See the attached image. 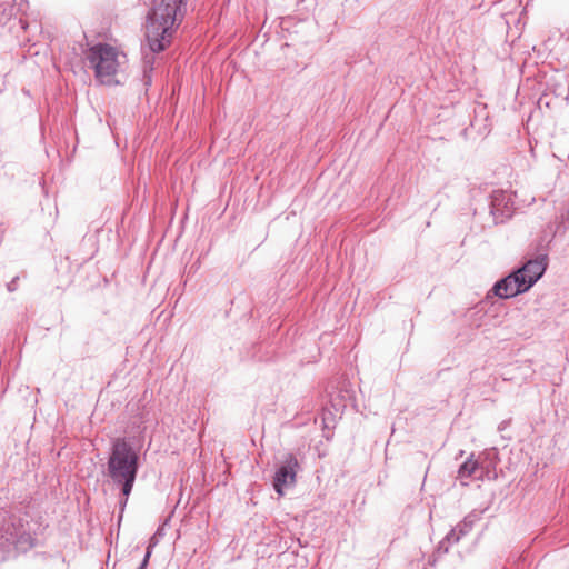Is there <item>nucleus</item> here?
Wrapping results in <instances>:
<instances>
[{"mask_svg": "<svg viewBox=\"0 0 569 569\" xmlns=\"http://www.w3.org/2000/svg\"><path fill=\"white\" fill-rule=\"evenodd\" d=\"M187 0H152L146 17V39L152 53L164 51L182 23Z\"/></svg>", "mask_w": 569, "mask_h": 569, "instance_id": "nucleus-1", "label": "nucleus"}, {"mask_svg": "<svg viewBox=\"0 0 569 569\" xmlns=\"http://www.w3.org/2000/svg\"><path fill=\"white\" fill-rule=\"evenodd\" d=\"M140 467V452L126 437L111 442L107 462L108 476L113 483H134Z\"/></svg>", "mask_w": 569, "mask_h": 569, "instance_id": "nucleus-2", "label": "nucleus"}, {"mask_svg": "<svg viewBox=\"0 0 569 569\" xmlns=\"http://www.w3.org/2000/svg\"><path fill=\"white\" fill-rule=\"evenodd\" d=\"M87 60L94 69L96 78L101 83H110L111 78L117 73V51L109 44L98 43L90 48Z\"/></svg>", "mask_w": 569, "mask_h": 569, "instance_id": "nucleus-3", "label": "nucleus"}, {"mask_svg": "<svg viewBox=\"0 0 569 569\" xmlns=\"http://www.w3.org/2000/svg\"><path fill=\"white\" fill-rule=\"evenodd\" d=\"M301 469L296 455L286 453L276 469L272 486L279 496L284 495V489L293 487L297 482V473Z\"/></svg>", "mask_w": 569, "mask_h": 569, "instance_id": "nucleus-4", "label": "nucleus"}, {"mask_svg": "<svg viewBox=\"0 0 569 569\" xmlns=\"http://www.w3.org/2000/svg\"><path fill=\"white\" fill-rule=\"evenodd\" d=\"M546 269L547 254H540L535 259L528 260L521 268L515 271L519 277L523 278V287L529 290L543 276Z\"/></svg>", "mask_w": 569, "mask_h": 569, "instance_id": "nucleus-5", "label": "nucleus"}, {"mask_svg": "<svg viewBox=\"0 0 569 569\" xmlns=\"http://www.w3.org/2000/svg\"><path fill=\"white\" fill-rule=\"evenodd\" d=\"M490 213L496 223H501L512 216L511 197L503 190H495L489 201Z\"/></svg>", "mask_w": 569, "mask_h": 569, "instance_id": "nucleus-6", "label": "nucleus"}, {"mask_svg": "<svg viewBox=\"0 0 569 569\" xmlns=\"http://www.w3.org/2000/svg\"><path fill=\"white\" fill-rule=\"evenodd\" d=\"M523 286V278L512 271L507 277L498 280L492 287V291L497 297L506 299L528 291Z\"/></svg>", "mask_w": 569, "mask_h": 569, "instance_id": "nucleus-7", "label": "nucleus"}, {"mask_svg": "<svg viewBox=\"0 0 569 569\" xmlns=\"http://www.w3.org/2000/svg\"><path fill=\"white\" fill-rule=\"evenodd\" d=\"M477 520V515L470 513L463 518L455 528L447 533V540L450 543H458L459 540L468 535Z\"/></svg>", "mask_w": 569, "mask_h": 569, "instance_id": "nucleus-8", "label": "nucleus"}, {"mask_svg": "<svg viewBox=\"0 0 569 569\" xmlns=\"http://www.w3.org/2000/svg\"><path fill=\"white\" fill-rule=\"evenodd\" d=\"M473 453L459 467L458 469V478L460 480L468 479L472 476L476 478H482V472L477 475V471L483 469V462L479 460H473Z\"/></svg>", "mask_w": 569, "mask_h": 569, "instance_id": "nucleus-9", "label": "nucleus"}, {"mask_svg": "<svg viewBox=\"0 0 569 569\" xmlns=\"http://www.w3.org/2000/svg\"><path fill=\"white\" fill-rule=\"evenodd\" d=\"M114 485L120 487L119 510H121V513H123L126 506L128 503L129 496L132 492L134 483H114Z\"/></svg>", "mask_w": 569, "mask_h": 569, "instance_id": "nucleus-10", "label": "nucleus"}, {"mask_svg": "<svg viewBox=\"0 0 569 569\" xmlns=\"http://www.w3.org/2000/svg\"><path fill=\"white\" fill-rule=\"evenodd\" d=\"M153 60H154L153 56H151L150 58H148V56H146V58H144L142 82L147 88L150 87L151 82H152L151 72L153 70V66H152Z\"/></svg>", "mask_w": 569, "mask_h": 569, "instance_id": "nucleus-11", "label": "nucleus"}, {"mask_svg": "<svg viewBox=\"0 0 569 569\" xmlns=\"http://www.w3.org/2000/svg\"><path fill=\"white\" fill-rule=\"evenodd\" d=\"M163 528L159 527L154 535L149 539V545L147 547L146 552L152 553V549L159 543L160 539L163 537Z\"/></svg>", "mask_w": 569, "mask_h": 569, "instance_id": "nucleus-12", "label": "nucleus"}, {"mask_svg": "<svg viewBox=\"0 0 569 569\" xmlns=\"http://www.w3.org/2000/svg\"><path fill=\"white\" fill-rule=\"evenodd\" d=\"M29 8L28 0H13L11 10H14L16 13L24 14Z\"/></svg>", "mask_w": 569, "mask_h": 569, "instance_id": "nucleus-13", "label": "nucleus"}, {"mask_svg": "<svg viewBox=\"0 0 569 569\" xmlns=\"http://www.w3.org/2000/svg\"><path fill=\"white\" fill-rule=\"evenodd\" d=\"M452 543H450L448 540H447V536L439 542V546H438V552H443V553H447L448 550H449V547L451 546Z\"/></svg>", "mask_w": 569, "mask_h": 569, "instance_id": "nucleus-14", "label": "nucleus"}, {"mask_svg": "<svg viewBox=\"0 0 569 569\" xmlns=\"http://www.w3.org/2000/svg\"><path fill=\"white\" fill-rule=\"evenodd\" d=\"M18 280L19 278L18 277H14L8 284H7V289L8 291L10 292H13L17 290L18 288Z\"/></svg>", "mask_w": 569, "mask_h": 569, "instance_id": "nucleus-15", "label": "nucleus"}, {"mask_svg": "<svg viewBox=\"0 0 569 569\" xmlns=\"http://www.w3.org/2000/svg\"><path fill=\"white\" fill-rule=\"evenodd\" d=\"M149 559H150V552H146L140 566L137 568V569H147V566L149 563Z\"/></svg>", "mask_w": 569, "mask_h": 569, "instance_id": "nucleus-16", "label": "nucleus"}, {"mask_svg": "<svg viewBox=\"0 0 569 569\" xmlns=\"http://www.w3.org/2000/svg\"><path fill=\"white\" fill-rule=\"evenodd\" d=\"M122 518H123V513H121V510H119V515H118V523L119 525L122 521Z\"/></svg>", "mask_w": 569, "mask_h": 569, "instance_id": "nucleus-17", "label": "nucleus"}, {"mask_svg": "<svg viewBox=\"0 0 569 569\" xmlns=\"http://www.w3.org/2000/svg\"><path fill=\"white\" fill-rule=\"evenodd\" d=\"M332 407L338 410L340 407V402H332Z\"/></svg>", "mask_w": 569, "mask_h": 569, "instance_id": "nucleus-18", "label": "nucleus"}, {"mask_svg": "<svg viewBox=\"0 0 569 569\" xmlns=\"http://www.w3.org/2000/svg\"><path fill=\"white\" fill-rule=\"evenodd\" d=\"M485 455H486L487 458H489V456L496 455V452L492 450V451L486 452Z\"/></svg>", "mask_w": 569, "mask_h": 569, "instance_id": "nucleus-19", "label": "nucleus"}, {"mask_svg": "<svg viewBox=\"0 0 569 569\" xmlns=\"http://www.w3.org/2000/svg\"><path fill=\"white\" fill-rule=\"evenodd\" d=\"M490 466L495 467L493 461H490L489 465L487 466V468H489Z\"/></svg>", "mask_w": 569, "mask_h": 569, "instance_id": "nucleus-20", "label": "nucleus"}]
</instances>
